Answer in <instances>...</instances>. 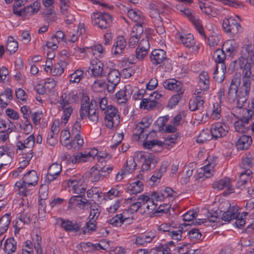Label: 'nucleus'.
Segmentation results:
<instances>
[{
	"instance_id": "774afa93",
	"label": "nucleus",
	"mask_w": 254,
	"mask_h": 254,
	"mask_svg": "<svg viewBox=\"0 0 254 254\" xmlns=\"http://www.w3.org/2000/svg\"><path fill=\"white\" fill-rule=\"evenodd\" d=\"M131 241L132 244H135L137 246H145L146 245L141 234L134 235Z\"/></svg>"
},
{
	"instance_id": "c85d7f7f",
	"label": "nucleus",
	"mask_w": 254,
	"mask_h": 254,
	"mask_svg": "<svg viewBox=\"0 0 254 254\" xmlns=\"http://www.w3.org/2000/svg\"><path fill=\"white\" fill-rule=\"evenodd\" d=\"M238 44L233 39L226 41L222 45V49L229 56L234 55L237 51Z\"/></svg>"
},
{
	"instance_id": "ea45409f",
	"label": "nucleus",
	"mask_w": 254,
	"mask_h": 254,
	"mask_svg": "<svg viewBox=\"0 0 254 254\" xmlns=\"http://www.w3.org/2000/svg\"><path fill=\"white\" fill-rule=\"evenodd\" d=\"M127 189L130 193L136 194L140 193L143 190V183L140 180H137L131 183Z\"/></svg>"
},
{
	"instance_id": "4d7b16f0",
	"label": "nucleus",
	"mask_w": 254,
	"mask_h": 254,
	"mask_svg": "<svg viewBox=\"0 0 254 254\" xmlns=\"http://www.w3.org/2000/svg\"><path fill=\"white\" fill-rule=\"evenodd\" d=\"M209 130H202L197 138L196 141L198 143H204L206 141L210 140L213 138L212 134H210Z\"/></svg>"
},
{
	"instance_id": "c03bdc74",
	"label": "nucleus",
	"mask_w": 254,
	"mask_h": 254,
	"mask_svg": "<svg viewBox=\"0 0 254 254\" xmlns=\"http://www.w3.org/2000/svg\"><path fill=\"white\" fill-rule=\"evenodd\" d=\"M157 102L154 101L153 98H144L140 103V108L141 109L147 110H152L156 107Z\"/></svg>"
},
{
	"instance_id": "a878e982",
	"label": "nucleus",
	"mask_w": 254,
	"mask_h": 254,
	"mask_svg": "<svg viewBox=\"0 0 254 254\" xmlns=\"http://www.w3.org/2000/svg\"><path fill=\"white\" fill-rule=\"evenodd\" d=\"M127 46V42L125 38L123 36L118 37L116 43L112 48V53L116 56L120 55L124 52Z\"/></svg>"
},
{
	"instance_id": "c9c22d12",
	"label": "nucleus",
	"mask_w": 254,
	"mask_h": 254,
	"mask_svg": "<svg viewBox=\"0 0 254 254\" xmlns=\"http://www.w3.org/2000/svg\"><path fill=\"white\" fill-rule=\"evenodd\" d=\"M12 99V90L7 88L3 93L0 94V104L2 108H5L8 105V100Z\"/></svg>"
},
{
	"instance_id": "f8f14e48",
	"label": "nucleus",
	"mask_w": 254,
	"mask_h": 254,
	"mask_svg": "<svg viewBox=\"0 0 254 254\" xmlns=\"http://www.w3.org/2000/svg\"><path fill=\"white\" fill-rule=\"evenodd\" d=\"M242 163L244 168L247 169V170L242 172L240 177L243 183L245 184L248 181L247 179H249L250 175L252 174V171L249 169L254 166V154L250 153L247 154L243 158Z\"/></svg>"
},
{
	"instance_id": "1a4fd4ad",
	"label": "nucleus",
	"mask_w": 254,
	"mask_h": 254,
	"mask_svg": "<svg viewBox=\"0 0 254 254\" xmlns=\"http://www.w3.org/2000/svg\"><path fill=\"white\" fill-rule=\"evenodd\" d=\"M97 153L98 151L95 148L91 149L89 152H85L84 153L77 152L69 156L68 161L72 164L85 162L88 161L91 158H94Z\"/></svg>"
},
{
	"instance_id": "de8ad7c7",
	"label": "nucleus",
	"mask_w": 254,
	"mask_h": 254,
	"mask_svg": "<svg viewBox=\"0 0 254 254\" xmlns=\"http://www.w3.org/2000/svg\"><path fill=\"white\" fill-rule=\"evenodd\" d=\"M147 54L148 51L140 48H137L135 51L136 59L133 58L132 60L128 58L127 61L130 64H134L136 63L135 61L136 59L141 61L146 56Z\"/></svg>"
},
{
	"instance_id": "5fc2aeb1",
	"label": "nucleus",
	"mask_w": 254,
	"mask_h": 254,
	"mask_svg": "<svg viewBox=\"0 0 254 254\" xmlns=\"http://www.w3.org/2000/svg\"><path fill=\"white\" fill-rule=\"evenodd\" d=\"M83 77V71L80 69L76 70L69 76V82L70 83H79Z\"/></svg>"
},
{
	"instance_id": "4be33fe9",
	"label": "nucleus",
	"mask_w": 254,
	"mask_h": 254,
	"mask_svg": "<svg viewBox=\"0 0 254 254\" xmlns=\"http://www.w3.org/2000/svg\"><path fill=\"white\" fill-rule=\"evenodd\" d=\"M213 188L217 189L218 190H221L224 189H226L227 192H224L226 194L232 193L233 191V188L231 185V181L229 178L225 177L223 179L219 180L218 181L215 182L213 184Z\"/></svg>"
},
{
	"instance_id": "5701e85b",
	"label": "nucleus",
	"mask_w": 254,
	"mask_h": 254,
	"mask_svg": "<svg viewBox=\"0 0 254 254\" xmlns=\"http://www.w3.org/2000/svg\"><path fill=\"white\" fill-rule=\"evenodd\" d=\"M151 124V120L148 117H144L141 121L136 125L134 129V135L138 136V138L144 137L143 133L145 130L148 128Z\"/></svg>"
},
{
	"instance_id": "9d476101",
	"label": "nucleus",
	"mask_w": 254,
	"mask_h": 254,
	"mask_svg": "<svg viewBox=\"0 0 254 254\" xmlns=\"http://www.w3.org/2000/svg\"><path fill=\"white\" fill-rule=\"evenodd\" d=\"M251 85L248 81H243L242 86L238 90L235 101L239 108H241L246 102L250 91Z\"/></svg>"
},
{
	"instance_id": "f257e3e1",
	"label": "nucleus",
	"mask_w": 254,
	"mask_h": 254,
	"mask_svg": "<svg viewBox=\"0 0 254 254\" xmlns=\"http://www.w3.org/2000/svg\"><path fill=\"white\" fill-rule=\"evenodd\" d=\"M88 117L90 122L96 123L99 120L97 111V101L92 99L89 102V98L84 96L82 99L80 110V118L83 120Z\"/></svg>"
},
{
	"instance_id": "864d4df0",
	"label": "nucleus",
	"mask_w": 254,
	"mask_h": 254,
	"mask_svg": "<svg viewBox=\"0 0 254 254\" xmlns=\"http://www.w3.org/2000/svg\"><path fill=\"white\" fill-rule=\"evenodd\" d=\"M127 219L122 214H119L110 219L109 223L116 227L121 226Z\"/></svg>"
},
{
	"instance_id": "7c9ffc66",
	"label": "nucleus",
	"mask_w": 254,
	"mask_h": 254,
	"mask_svg": "<svg viewBox=\"0 0 254 254\" xmlns=\"http://www.w3.org/2000/svg\"><path fill=\"white\" fill-rule=\"evenodd\" d=\"M209 84V80L208 73L206 72H202L199 74V80L198 84V87L196 90L201 91L202 93L205 92L208 89Z\"/></svg>"
},
{
	"instance_id": "338daca9",
	"label": "nucleus",
	"mask_w": 254,
	"mask_h": 254,
	"mask_svg": "<svg viewBox=\"0 0 254 254\" xmlns=\"http://www.w3.org/2000/svg\"><path fill=\"white\" fill-rule=\"evenodd\" d=\"M168 5L161 1H152L149 4V7L156 8L159 12L163 11L167 8Z\"/></svg>"
},
{
	"instance_id": "412c9836",
	"label": "nucleus",
	"mask_w": 254,
	"mask_h": 254,
	"mask_svg": "<svg viewBox=\"0 0 254 254\" xmlns=\"http://www.w3.org/2000/svg\"><path fill=\"white\" fill-rule=\"evenodd\" d=\"M82 195L72 196L69 200V207L75 206L83 210L86 209V205L89 204V200L85 198H82Z\"/></svg>"
},
{
	"instance_id": "7ed1b4c3",
	"label": "nucleus",
	"mask_w": 254,
	"mask_h": 254,
	"mask_svg": "<svg viewBox=\"0 0 254 254\" xmlns=\"http://www.w3.org/2000/svg\"><path fill=\"white\" fill-rule=\"evenodd\" d=\"M91 18L92 25L101 29L109 28L113 21L112 15L106 12H93Z\"/></svg>"
},
{
	"instance_id": "2eb2a0df",
	"label": "nucleus",
	"mask_w": 254,
	"mask_h": 254,
	"mask_svg": "<svg viewBox=\"0 0 254 254\" xmlns=\"http://www.w3.org/2000/svg\"><path fill=\"white\" fill-rule=\"evenodd\" d=\"M229 127L224 123L218 122L211 125L210 133L213 138L217 139L225 136L228 132Z\"/></svg>"
},
{
	"instance_id": "20e7f679",
	"label": "nucleus",
	"mask_w": 254,
	"mask_h": 254,
	"mask_svg": "<svg viewBox=\"0 0 254 254\" xmlns=\"http://www.w3.org/2000/svg\"><path fill=\"white\" fill-rule=\"evenodd\" d=\"M241 79L240 78H233L232 79L230 84L225 83L223 87L221 88L219 91L220 96L225 95V88H228L227 97L229 102H234L237 98V93L238 90V87L240 85Z\"/></svg>"
},
{
	"instance_id": "ddd939ff",
	"label": "nucleus",
	"mask_w": 254,
	"mask_h": 254,
	"mask_svg": "<svg viewBox=\"0 0 254 254\" xmlns=\"http://www.w3.org/2000/svg\"><path fill=\"white\" fill-rule=\"evenodd\" d=\"M141 200L142 202V206L144 209V212L147 214H149L153 211L157 207V204H156L154 200H152L148 195L145 194H141L139 195L137 198L135 197L128 198L127 201Z\"/></svg>"
},
{
	"instance_id": "393cba45",
	"label": "nucleus",
	"mask_w": 254,
	"mask_h": 254,
	"mask_svg": "<svg viewBox=\"0 0 254 254\" xmlns=\"http://www.w3.org/2000/svg\"><path fill=\"white\" fill-rule=\"evenodd\" d=\"M38 177L35 171L32 170L29 171L23 177L21 182L26 184V185L35 186L37 184Z\"/></svg>"
},
{
	"instance_id": "39448f33",
	"label": "nucleus",
	"mask_w": 254,
	"mask_h": 254,
	"mask_svg": "<svg viewBox=\"0 0 254 254\" xmlns=\"http://www.w3.org/2000/svg\"><path fill=\"white\" fill-rule=\"evenodd\" d=\"M104 114L105 115V124L108 128L116 127L119 125L120 115L118 109L115 106L110 105Z\"/></svg>"
},
{
	"instance_id": "9b49d317",
	"label": "nucleus",
	"mask_w": 254,
	"mask_h": 254,
	"mask_svg": "<svg viewBox=\"0 0 254 254\" xmlns=\"http://www.w3.org/2000/svg\"><path fill=\"white\" fill-rule=\"evenodd\" d=\"M67 184L72 188L73 193L78 195H82L81 193H84L86 189L84 179L80 175L72 176L68 180Z\"/></svg>"
},
{
	"instance_id": "aec40b11",
	"label": "nucleus",
	"mask_w": 254,
	"mask_h": 254,
	"mask_svg": "<svg viewBox=\"0 0 254 254\" xmlns=\"http://www.w3.org/2000/svg\"><path fill=\"white\" fill-rule=\"evenodd\" d=\"M62 171V166L58 163H53L49 167L45 181L48 183L56 180Z\"/></svg>"
},
{
	"instance_id": "2f4dec72",
	"label": "nucleus",
	"mask_w": 254,
	"mask_h": 254,
	"mask_svg": "<svg viewBox=\"0 0 254 254\" xmlns=\"http://www.w3.org/2000/svg\"><path fill=\"white\" fill-rule=\"evenodd\" d=\"M206 116L214 120L220 119L221 116V108L219 104L214 103L206 113Z\"/></svg>"
},
{
	"instance_id": "a18cd8bd",
	"label": "nucleus",
	"mask_w": 254,
	"mask_h": 254,
	"mask_svg": "<svg viewBox=\"0 0 254 254\" xmlns=\"http://www.w3.org/2000/svg\"><path fill=\"white\" fill-rule=\"evenodd\" d=\"M183 231V226H179L178 228H175L174 226L168 233V236L172 239L177 241L181 240L182 239V234Z\"/></svg>"
},
{
	"instance_id": "473e14b6",
	"label": "nucleus",
	"mask_w": 254,
	"mask_h": 254,
	"mask_svg": "<svg viewBox=\"0 0 254 254\" xmlns=\"http://www.w3.org/2000/svg\"><path fill=\"white\" fill-rule=\"evenodd\" d=\"M103 64L98 60H93L91 62V65L89 69L94 76H102L103 70Z\"/></svg>"
},
{
	"instance_id": "603ef678",
	"label": "nucleus",
	"mask_w": 254,
	"mask_h": 254,
	"mask_svg": "<svg viewBox=\"0 0 254 254\" xmlns=\"http://www.w3.org/2000/svg\"><path fill=\"white\" fill-rule=\"evenodd\" d=\"M61 98V99L59 101L61 107L66 108L72 107L70 104L72 101L73 99L71 95L68 94L66 95V94H64L62 95Z\"/></svg>"
},
{
	"instance_id": "79ce46f5",
	"label": "nucleus",
	"mask_w": 254,
	"mask_h": 254,
	"mask_svg": "<svg viewBox=\"0 0 254 254\" xmlns=\"http://www.w3.org/2000/svg\"><path fill=\"white\" fill-rule=\"evenodd\" d=\"M197 216L196 211L191 210L188 211L183 215V220L186 222H188L189 223H184L182 224V226H186L187 225H191L194 224V219Z\"/></svg>"
},
{
	"instance_id": "6e6552de",
	"label": "nucleus",
	"mask_w": 254,
	"mask_h": 254,
	"mask_svg": "<svg viewBox=\"0 0 254 254\" xmlns=\"http://www.w3.org/2000/svg\"><path fill=\"white\" fill-rule=\"evenodd\" d=\"M113 167L112 166H103L97 164V166L91 168L89 173L90 178L93 182H98L100 180L106 177L112 171Z\"/></svg>"
},
{
	"instance_id": "09e8293b",
	"label": "nucleus",
	"mask_w": 254,
	"mask_h": 254,
	"mask_svg": "<svg viewBox=\"0 0 254 254\" xmlns=\"http://www.w3.org/2000/svg\"><path fill=\"white\" fill-rule=\"evenodd\" d=\"M208 45L210 47L214 48L221 43V36L216 33H213L208 38Z\"/></svg>"
},
{
	"instance_id": "e2e57ef3",
	"label": "nucleus",
	"mask_w": 254,
	"mask_h": 254,
	"mask_svg": "<svg viewBox=\"0 0 254 254\" xmlns=\"http://www.w3.org/2000/svg\"><path fill=\"white\" fill-rule=\"evenodd\" d=\"M146 245L151 243L156 237V232L155 231H150L141 234Z\"/></svg>"
},
{
	"instance_id": "58836bf2",
	"label": "nucleus",
	"mask_w": 254,
	"mask_h": 254,
	"mask_svg": "<svg viewBox=\"0 0 254 254\" xmlns=\"http://www.w3.org/2000/svg\"><path fill=\"white\" fill-rule=\"evenodd\" d=\"M226 71V66L225 64L222 65L220 71H218V65L216 64L215 70L213 72V78L216 82L218 83L221 82L225 78Z\"/></svg>"
},
{
	"instance_id": "6ab92c4d",
	"label": "nucleus",
	"mask_w": 254,
	"mask_h": 254,
	"mask_svg": "<svg viewBox=\"0 0 254 254\" xmlns=\"http://www.w3.org/2000/svg\"><path fill=\"white\" fill-rule=\"evenodd\" d=\"M141 158L144 160L141 166L142 171H148L154 169L158 161V158L151 154L142 155Z\"/></svg>"
},
{
	"instance_id": "bf43d9fd",
	"label": "nucleus",
	"mask_w": 254,
	"mask_h": 254,
	"mask_svg": "<svg viewBox=\"0 0 254 254\" xmlns=\"http://www.w3.org/2000/svg\"><path fill=\"white\" fill-rule=\"evenodd\" d=\"M96 221L95 220H89L86 222V226L82 229V233L84 235L90 234L91 232L95 231L96 229Z\"/></svg>"
},
{
	"instance_id": "680f3d73",
	"label": "nucleus",
	"mask_w": 254,
	"mask_h": 254,
	"mask_svg": "<svg viewBox=\"0 0 254 254\" xmlns=\"http://www.w3.org/2000/svg\"><path fill=\"white\" fill-rule=\"evenodd\" d=\"M136 166L132 157L128 158L126 161V166L123 168L127 173H131L134 170Z\"/></svg>"
},
{
	"instance_id": "0eeeda50",
	"label": "nucleus",
	"mask_w": 254,
	"mask_h": 254,
	"mask_svg": "<svg viewBox=\"0 0 254 254\" xmlns=\"http://www.w3.org/2000/svg\"><path fill=\"white\" fill-rule=\"evenodd\" d=\"M219 208L220 211L223 212L221 219L224 221L230 222L231 220L238 217L237 208L234 206L231 207L230 202L228 201L221 203Z\"/></svg>"
},
{
	"instance_id": "e433bc0d",
	"label": "nucleus",
	"mask_w": 254,
	"mask_h": 254,
	"mask_svg": "<svg viewBox=\"0 0 254 254\" xmlns=\"http://www.w3.org/2000/svg\"><path fill=\"white\" fill-rule=\"evenodd\" d=\"M11 221L10 214L6 213L0 219V235H2L8 229Z\"/></svg>"
},
{
	"instance_id": "b1692460",
	"label": "nucleus",
	"mask_w": 254,
	"mask_h": 254,
	"mask_svg": "<svg viewBox=\"0 0 254 254\" xmlns=\"http://www.w3.org/2000/svg\"><path fill=\"white\" fill-rule=\"evenodd\" d=\"M251 136L243 135L241 136L235 143L238 150H244L249 148L252 143Z\"/></svg>"
},
{
	"instance_id": "8fccbe9b",
	"label": "nucleus",
	"mask_w": 254,
	"mask_h": 254,
	"mask_svg": "<svg viewBox=\"0 0 254 254\" xmlns=\"http://www.w3.org/2000/svg\"><path fill=\"white\" fill-rule=\"evenodd\" d=\"M116 97L119 103H126L129 98V92L126 89H122L116 93Z\"/></svg>"
},
{
	"instance_id": "dca6fc26",
	"label": "nucleus",
	"mask_w": 254,
	"mask_h": 254,
	"mask_svg": "<svg viewBox=\"0 0 254 254\" xmlns=\"http://www.w3.org/2000/svg\"><path fill=\"white\" fill-rule=\"evenodd\" d=\"M150 61L154 65L165 64L169 62L167 58L166 52L161 49H155L153 50L150 55ZM160 66H161L160 65Z\"/></svg>"
},
{
	"instance_id": "a19ab883",
	"label": "nucleus",
	"mask_w": 254,
	"mask_h": 254,
	"mask_svg": "<svg viewBox=\"0 0 254 254\" xmlns=\"http://www.w3.org/2000/svg\"><path fill=\"white\" fill-rule=\"evenodd\" d=\"M16 242L13 238H9L6 240L4 243V251L7 254H11L16 249Z\"/></svg>"
},
{
	"instance_id": "69168bd1",
	"label": "nucleus",
	"mask_w": 254,
	"mask_h": 254,
	"mask_svg": "<svg viewBox=\"0 0 254 254\" xmlns=\"http://www.w3.org/2000/svg\"><path fill=\"white\" fill-rule=\"evenodd\" d=\"M150 11V16L152 19V21L154 23H160L162 21V18L160 15V12L156 8H153L149 7Z\"/></svg>"
},
{
	"instance_id": "f3484780",
	"label": "nucleus",
	"mask_w": 254,
	"mask_h": 254,
	"mask_svg": "<svg viewBox=\"0 0 254 254\" xmlns=\"http://www.w3.org/2000/svg\"><path fill=\"white\" fill-rule=\"evenodd\" d=\"M176 37L186 48H191L194 51H197L199 49V46L195 44V41L192 34L178 33L176 34Z\"/></svg>"
},
{
	"instance_id": "c756f323",
	"label": "nucleus",
	"mask_w": 254,
	"mask_h": 254,
	"mask_svg": "<svg viewBox=\"0 0 254 254\" xmlns=\"http://www.w3.org/2000/svg\"><path fill=\"white\" fill-rule=\"evenodd\" d=\"M127 13L128 17L136 23H144L145 17L139 10L130 9Z\"/></svg>"
},
{
	"instance_id": "f704fd0d",
	"label": "nucleus",
	"mask_w": 254,
	"mask_h": 254,
	"mask_svg": "<svg viewBox=\"0 0 254 254\" xmlns=\"http://www.w3.org/2000/svg\"><path fill=\"white\" fill-rule=\"evenodd\" d=\"M31 150H29L26 154V159L23 160L19 163V167L12 173L13 177L16 178L22 171L29 164L30 159L32 158L33 155Z\"/></svg>"
},
{
	"instance_id": "6e6d98bb",
	"label": "nucleus",
	"mask_w": 254,
	"mask_h": 254,
	"mask_svg": "<svg viewBox=\"0 0 254 254\" xmlns=\"http://www.w3.org/2000/svg\"><path fill=\"white\" fill-rule=\"evenodd\" d=\"M18 49V43L15 41L13 37H9L7 40L6 46V50L8 51L10 53H15Z\"/></svg>"
},
{
	"instance_id": "37998d69",
	"label": "nucleus",
	"mask_w": 254,
	"mask_h": 254,
	"mask_svg": "<svg viewBox=\"0 0 254 254\" xmlns=\"http://www.w3.org/2000/svg\"><path fill=\"white\" fill-rule=\"evenodd\" d=\"M249 124L247 119H241L234 123V127L237 132L244 133L247 131L248 127L246 126Z\"/></svg>"
},
{
	"instance_id": "a211bd4d",
	"label": "nucleus",
	"mask_w": 254,
	"mask_h": 254,
	"mask_svg": "<svg viewBox=\"0 0 254 254\" xmlns=\"http://www.w3.org/2000/svg\"><path fill=\"white\" fill-rule=\"evenodd\" d=\"M107 79L110 83L108 84L107 89L110 93H113L120 81L121 77L119 71L117 69H111L108 74Z\"/></svg>"
},
{
	"instance_id": "3c124183",
	"label": "nucleus",
	"mask_w": 254,
	"mask_h": 254,
	"mask_svg": "<svg viewBox=\"0 0 254 254\" xmlns=\"http://www.w3.org/2000/svg\"><path fill=\"white\" fill-rule=\"evenodd\" d=\"M152 254H170L171 250L168 245L160 244L158 247L151 250Z\"/></svg>"
},
{
	"instance_id": "72a5a7b5",
	"label": "nucleus",
	"mask_w": 254,
	"mask_h": 254,
	"mask_svg": "<svg viewBox=\"0 0 254 254\" xmlns=\"http://www.w3.org/2000/svg\"><path fill=\"white\" fill-rule=\"evenodd\" d=\"M35 140L34 135L31 134L24 140V142L21 141H18L16 143L17 149L23 150L26 148L30 149L34 145Z\"/></svg>"
},
{
	"instance_id": "49530a36",
	"label": "nucleus",
	"mask_w": 254,
	"mask_h": 254,
	"mask_svg": "<svg viewBox=\"0 0 254 254\" xmlns=\"http://www.w3.org/2000/svg\"><path fill=\"white\" fill-rule=\"evenodd\" d=\"M40 6V3L38 1H34L32 4L24 8V13L26 15L29 14L30 15L37 13Z\"/></svg>"
},
{
	"instance_id": "052dcab7",
	"label": "nucleus",
	"mask_w": 254,
	"mask_h": 254,
	"mask_svg": "<svg viewBox=\"0 0 254 254\" xmlns=\"http://www.w3.org/2000/svg\"><path fill=\"white\" fill-rule=\"evenodd\" d=\"M177 93L174 95L169 100V104L172 107L178 104L182 98L184 92V89L176 92Z\"/></svg>"
},
{
	"instance_id": "4468645a",
	"label": "nucleus",
	"mask_w": 254,
	"mask_h": 254,
	"mask_svg": "<svg viewBox=\"0 0 254 254\" xmlns=\"http://www.w3.org/2000/svg\"><path fill=\"white\" fill-rule=\"evenodd\" d=\"M194 94L195 97L191 99L189 102V109L191 111L202 110L203 108L205 94L201 91L196 90Z\"/></svg>"
},
{
	"instance_id": "bb28decb",
	"label": "nucleus",
	"mask_w": 254,
	"mask_h": 254,
	"mask_svg": "<svg viewBox=\"0 0 254 254\" xmlns=\"http://www.w3.org/2000/svg\"><path fill=\"white\" fill-rule=\"evenodd\" d=\"M61 227L67 232H77L80 229V225L76 221L64 219H61Z\"/></svg>"
},
{
	"instance_id": "cd10ccee",
	"label": "nucleus",
	"mask_w": 254,
	"mask_h": 254,
	"mask_svg": "<svg viewBox=\"0 0 254 254\" xmlns=\"http://www.w3.org/2000/svg\"><path fill=\"white\" fill-rule=\"evenodd\" d=\"M163 87L169 90H173L175 92L184 90L183 84L180 81L175 79H168L163 83Z\"/></svg>"
},
{
	"instance_id": "423d86ee",
	"label": "nucleus",
	"mask_w": 254,
	"mask_h": 254,
	"mask_svg": "<svg viewBox=\"0 0 254 254\" xmlns=\"http://www.w3.org/2000/svg\"><path fill=\"white\" fill-rule=\"evenodd\" d=\"M241 26L240 24L233 17H226L222 22L224 31L231 37L235 36L239 32Z\"/></svg>"
},
{
	"instance_id": "0e129e2a",
	"label": "nucleus",
	"mask_w": 254,
	"mask_h": 254,
	"mask_svg": "<svg viewBox=\"0 0 254 254\" xmlns=\"http://www.w3.org/2000/svg\"><path fill=\"white\" fill-rule=\"evenodd\" d=\"M54 2V0H43V5L47 7H50V9L48 10H45L43 12V14L45 16L48 15H53L54 14V9L52 5Z\"/></svg>"
},
{
	"instance_id": "4c0bfd02",
	"label": "nucleus",
	"mask_w": 254,
	"mask_h": 254,
	"mask_svg": "<svg viewBox=\"0 0 254 254\" xmlns=\"http://www.w3.org/2000/svg\"><path fill=\"white\" fill-rule=\"evenodd\" d=\"M213 58L216 63L220 64L221 66L225 64V61L226 59V55L222 49L218 48L216 49L213 53Z\"/></svg>"
},
{
	"instance_id": "13d9d810",
	"label": "nucleus",
	"mask_w": 254,
	"mask_h": 254,
	"mask_svg": "<svg viewBox=\"0 0 254 254\" xmlns=\"http://www.w3.org/2000/svg\"><path fill=\"white\" fill-rule=\"evenodd\" d=\"M15 186L19 188V194L24 196H27L30 194V190L28 187L31 186L26 185L24 183L18 181L15 183Z\"/></svg>"
},
{
	"instance_id": "f03ea898",
	"label": "nucleus",
	"mask_w": 254,
	"mask_h": 254,
	"mask_svg": "<svg viewBox=\"0 0 254 254\" xmlns=\"http://www.w3.org/2000/svg\"><path fill=\"white\" fill-rule=\"evenodd\" d=\"M250 58H245L243 57L235 61V64L238 68L242 70V81H248L251 84V81L254 80V57L249 56Z\"/></svg>"
}]
</instances>
